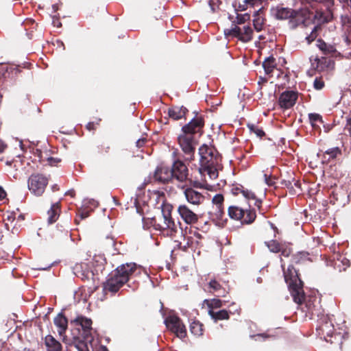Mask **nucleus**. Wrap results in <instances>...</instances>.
I'll use <instances>...</instances> for the list:
<instances>
[{"label":"nucleus","mask_w":351,"mask_h":351,"mask_svg":"<svg viewBox=\"0 0 351 351\" xmlns=\"http://www.w3.org/2000/svg\"><path fill=\"white\" fill-rule=\"evenodd\" d=\"M263 66L267 74L271 73L276 66L275 59L273 57H269L265 60Z\"/></svg>","instance_id":"27"},{"label":"nucleus","mask_w":351,"mask_h":351,"mask_svg":"<svg viewBox=\"0 0 351 351\" xmlns=\"http://www.w3.org/2000/svg\"><path fill=\"white\" fill-rule=\"evenodd\" d=\"M328 327V324H325L324 326H322L321 330L324 332L326 330V328Z\"/></svg>","instance_id":"54"},{"label":"nucleus","mask_w":351,"mask_h":351,"mask_svg":"<svg viewBox=\"0 0 351 351\" xmlns=\"http://www.w3.org/2000/svg\"><path fill=\"white\" fill-rule=\"evenodd\" d=\"M88 271H83L82 273V275L83 276H88Z\"/></svg>","instance_id":"55"},{"label":"nucleus","mask_w":351,"mask_h":351,"mask_svg":"<svg viewBox=\"0 0 351 351\" xmlns=\"http://www.w3.org/2000/svg\"><path fill=\"white\" fill-rule=\"evenodd\" d=\"M308 118H309L310 122L313 128H315L317 126L316 123L317 122L322 123V117L319 114H316V113L309 114Z\"/></svg>","instance_id":"33"},{"label":"nucleus","mask_w":351,"mask_h":351,"mask_svg":"<svg viewBox=\"0 0 351 351\" xmlns=\"http://www.w3.org/2000/svg\"><path fill=\"white\" fill-rule=\"evenodd\" d=\"M343 3H346L348 6L351 8V0H341Z\"/></svg>","instance_id":"51"},{"label":"nucleus","mask_w":351,"mask_h":351,"mask_svg":"<svg viewBox=\"0 0 351 351\" xmlns=\"http://www.w3.org/2000/svg\"><path fill=\"white\" fill-rule=\"evenodd\" d=\"M141 267H138L135 263H130L123 264L118 267L114 274L121 279V282H127L130 276Z\"/></svg>","instance_id":"9"},{"label":"nucleus","mask_w":351,"mask_h":351,"mask_svg":"<svg viewBox=\"0 0 351 351\" xmlns=\"http://www.w3.org/2000/svg\"><path fill=\"white\" fill-rule=\"evenodd\" d=\"M263 336H264V335H258L256 337H263Z\"/></svg>","instance_id":"60"},{"label":"nucleus","mask_w":351,"mask_h":351,"mask_svg":"<svg viewBox=\"0 0 351 351\" xmlns=\"http://www.w3.org/2000/svg\"><path fill=\"white\" fill-rule=\"evenodd\" d=\"M317 46L322 51H326L327 50V45L325 43L319 41V44L317 45Z\"/></svg>","instance_id":"44"},{"label":"nucleus","mask_w":351,"mask_h":351,"mask_svg":"<svg viewBox=\"0 0 351 351\" xmlns=\"http://www.w3.org/2000/svg\"><path fill=\"white\" fill-rule=\"evenodd\" d=\"M228 215L230 218L240 220L243 223H250L253 222L256 218V213L253 210H243L237 206L229 207Z\"/></svg>","instance_id":"7"},{"label":"nucleus","mask_w":351,"mask_h":351,"mask_svg":"<svg viewBox=\"0 0 351 351\" xmlns=\"http://www.w3.org/2000/svg\"><path fill=\"white\" fill-rule=\"evenodd\" d=\"M178 213L186 224H194L199 220L197 214L185 204H181L178 207Z\"/></svg>","instance_id":"10"},{"label":"nucleus","mask_w":351,"mask_h":351,"mask_svg":"<svg viewBox=\"0 0 351 351\" xmlns=\"http://www.w3.org/2000/svg\"><path fill=\"white\" fill-rule=\"evenodd\" d=\"M47 161L49 163V165H54L55 164L58 163L60 161V160L56 158L50 157L47 158Z\"/></svg>","instance_id":"43"},{"label":"nucleus","mask_w":351,"mask_h":351,"mask_svg":"<svg viewBox=\"0 0 351 351\" xmlns=\"http://www.w3.org/2000/svg\"><path fill=\"white\" fill-rule=\"evenodd\" d=\"M295 186L296 187L297 189H293V187H291L289 189V193L291 194V195H295L298 193H299L300 191V186H299V184L298 183H295Z\"/></svg>","instance_id":"40"},{"label":"nucleus","mask_w":351,"mask_h":351,"mask_svg":"<svg viewBox=\"0 0 351 351\" xmlns=\"http://www.w3.org/2000/svg\"><path fill=\"white\" fill-rule=\"evenodd\" d=\"M263 10V8H259L253 15L254 27L257 32H260L261 30H262L264 25V17Z\"/></svg>","instance_id":"18"},{"label":"nucleus","mask_w":351,"mask_h":351,"mask_svg":"<svg viewBox=\"0 0 351 351\" xmlns=\"http://www.w3.org/2000/svg\"><path fill=\"white\" fill-rule=\"evenodd\" d=\"M316 29H317V27H315L314 29L312 31L311 35L306 37V39L308 40V43L313 41L316 38V34L315 33Z\"/></svg>","instance_id":"42"},{"label":"nucleus","mask_w":351,"mask_h":351,"mask_svg":"<svg viewBox=\"0 0 351 351\" xmlns=\"http://www.w3.org/2000/svg\"><path fill=\"white\" fill-rule=\"evenodd\" d=\"M190 331L195 336H201L203 332L202 324L197 321H193L190 324Z\"/></svg>","instance_id":"28"},{"label":"nucleus","mask_w":351,"mask_h":351,"mask_svg":"<svg viewBox=\"0 0 351 351\" xmlns=\"http://www.w3.org/2000/svg\"><path fill=\"white\" fill-rule=\"evenodd\" d=\"M313 84L315 88L317 90H321L324 86V82L317 78L315 80Z\"/></svg>","instance_id":"38"},{"label":"nucleus","mask_w":351,"mask_h":351,"mask_svg":"<svg viewBox=\"0 0 351 351\" xmlns=\"http://www.w3.org/2000/svg\"><path fill=\"white\" fill-rule=\"evenodd\" d=\"M186 111V108L183 106H173L169 109L168 114L173 120H178L185 116Z\"/></svg>","instance_id":"19"},{"label":"nucleus","mask_w":351,"mask_h":351,"mask_svg":"<svg viewBox=\"0 0 351 351\" xmlns=\"http://www.w3.org/2000/svg\"><path fill=\"white\" fill-rule=\"evenodd\" d=\"M242 193L243 196L249 201L248 204L250 207L254 206L259 209L261 208V201L258 199H256L252 192L249 191H243Z\"/></svg>","instance_id":"23"},{"label":"nucleus","mask_w":351,"mask_h":351,"mask_svg":"<svg viewBox=\"0 0 351 351\" xmlns=\"http://www.w3.org/2000/svg\"><path fill=\"white\" fill-rule=\"evenodd\" d=\"M326 332H327V334H328V335H331L330 331H327Z\"/></svg>","instance_id":"62"},{"label":"nucleus","mask_w":351,"mask_h":351,"mask_svg":"<svg viewBox=\"0 0 351 351\" xmlns=\"http://www.w3.org/2000/svg\"><path fill=\"white\" fill-rule=\"evenodd\" d=\"M263 177L266 184L268 186H271L274 184V182L267 174H264Z\"/></svg>","instance_id":"41"},{"label":"nucleus","mask_w":351,"mask_h":351,"mask_svg":"<svg viewBox=\"0 0 351 351\" xmlns=\"http://www.w3.org/2000/svg\"><path fill=\"white\" fill-rule=\"evenodd\" d=\"M82 268V265H76L74 267V272L77 274L80 272V269Z\"/></svg>","instance_id":"46"},{"label":"nucleus","mask_w":351,"mask_h":351,"mask_svg":"<svg viewBox=\"0 0 351 351\" xmlns=\"http://www.w3.org/2000/svg\"><path fill=\"white\" fill-rule=\"evenodd\" d=\"M53 23L55 26L60 27L61 23L58 21V20H53Z\"/></svg>","instance_id":"53"},{"label":"nucleus","mask_w":351,"mask_h":351,"mask_svg":"<svg viewBox=\"0 0 351 351\" xmlns=\"http://www.w3.org/2000/svg\"><path fill=\"white\" fill-rule=\"evenodd\" d=\"M48 222L52 223L55 222L59 216V205L58 203L53 204L50 210L47 212Z\"/></svg>","instance_id":"24"},{"label":"nucleus","mask_w":351,"mask_h":351,"mask_svg":"<svg viewBox=\"0 0 351 351\" xmlns=\"http://www.w3.org/2000/svg\"><path fill=\"white\" fill-rule=\"evenodd\" d=\"M173 173V178L176 179L179 182H184L187 180L189 171L186 166L182 162L176 161L171 168Z\"/></svg>","instance_id":"11"},{"label":"nucleus","mask_w":351,"mask_h":351,"mask_svg":"<svg viewBox=\"0 0 351 351\" xmlns=\"http://www.w3.org/2000/svg\"><path fill=\"white\" fill-rule=\"evenodd\" d=\"M6 196V193L3 189L0 186V200L4 199Z\"/></svg>","instance_id":"45"},{"label":"nucleus","mask_w":351,"mask_h":351,"mask_svg":"<svg viewBox=\"0 0 351 351\" xmlns=\"http://www.w3.org/2000/svg\"><path fill=\"white\" fill-rule=\"evenodd\" d=\"M282 267L284 270L285 280L288 285L293 300L297 304H301L304 300L302 289V282L299 278L297 271L291 265L285 269V263L281 260Z\"/></svg>","instance_id":"3"},{"label":"nucleus","mask_w":351,"mask_h":351,"mask_svg":"<svg viewBox=\"0 0 351 351\" xmlns=\"http://www.w3.org/2000/svg\"><path fill=\"white\" fill-rule=\"evenodd\" d=\"M271 14L278 20H286L295 17L297 12L289 8L278 5L271 10Z\"/></svg>","instance_id":"12"},{"label":"nucleus","mask_w":351,"mask_h":351,"mask_svg":"<svg viewBox=\"0 0 351 351\" xmlns=\"http://www.w3.org/2000/svg\"><path fill=\"white\" fill-rule=\"evenodd\" d=\"M66 194H69L71 195H73V191H69L66 193Z\"/></svg>","instance_id":"59"},{"label":"nucleus","mask_w":351,"mask_h":351,"mask_svg":"<svg viewBox=\"0 0 351 351\" xmlns=\"http://www.w3.org/2000/svg\"><path fill=\"white\" fill-rule=\"evenodd\" d=\"M91 204H92V205H93V206H97V202H96L95 200H92V201H91Z\"/></svg>","instance_id":"56"},{"label":"nucleus","mask_w":351,"mask_h":351,"mask_svg":"<svg viewBox=\"0 0 351 351\" xmlns=\"http://www.w3.org/2000/svg\"><path fill=\"white\" fill-rule=\"evenodd\" d=\"M253 31L249 25L242 26L234 25L231 29L224 30L226 36H232L238 38L240 40L247 43L252 38Z\"/></svg>","instance_id":"8"},{"label":"nucleus","mask_w":351,"mask_h":351,"mask_svg":"<svg viewBox=\"0 0 351 351\" xmlns=\"http://www.w3.org/2000/svg\"><path fill=\"white\" fill-rule=\"evenodd\" d=\"M347 127L351 134V117L347 119Z\"/></svg>","instance_id":"47"},{"label":"nucleus","mask_w":351,"mask_h":351,"mask_svg":"<svg viewBox=\"0 0 351 351\" xmlns=\"http://www.w3.org/2000/svg\"><path fill=\"white\" fill-rule=\"evenodd\" d=\"M213 204L216 207V213L215 215L217 218H221L223 215V197L221 194H217L213 198Z\"/></svg>","instance_id":"21"},{"label":"nucleus","mask_w":351,"mask_h":351,"mask_svg":"<svg viewBox=\"0 0 351 351\" xmlns=\"http://www.w3.org/2000/svg\"><path fill=\"white\" fill-rule=\"evenodd\" d=\"M326 155H328V159H334L341 154V149L339 147H333L326 151Z\"/></svg>","instance_id":"32"},{"label":"nucleus","mask_w":351,"mask_h":351,"mask_svg":"<svg viewBox=\"0 0 351 351\" xmlns=\"http://www.w3.org/2000/svg\"><path fill=\"white\" fill-rule=\"evenodd\" d=\"M144 143H145V139H143V138L138 139L136 142V145H137V147H141V146H143Z\"/></svg>","instance_id":"48"},{"label":"nucleus","mask_w":351,"mask_h":351,"mask_svg":"<svg viewBox=\"0 0 351 351\" xmlns=\"http://www.w3.org/2000/svg\"><path fill=\"white\" fill-rule=\"evenodd\" d=\"M172 206L169 204H163L162 215L154 219V226L156 230H167V234H171L176 230V225L171 217Z\"/></svg>","instance_id":"4"},{"label":"nucleus","mask_w":351,"mask_h":351,"mask_svg":"<svg viewBox=\"0 0 351 351\" xmlns=\"http://www.w3.org/2000/svg\"><path fill=\"white\" fill-rule=\"evenodd\" d=\"M323 61H326V60L324 59L321 60L320 58H315L313 60H311L312 66L315 69L320 71V70H322L323 69L322 67H320V63L322 62Z\"/></svg>","instance_id":"36"},{"label":"nucleus","mask_w":351,"mask_h":351,"mask_svg":"<svg viewBox=\"0 0 351 351\" xmlns=\"http://www.w3.org/2000/svg\"><path fill=\"white\" fill-rule=\"evenodd\" d=\"M172 178L171 169L167 166L161 165L158 167L154 173V179L162 183H165Z\"/></svg>","instance_id":"15"},{"label":"nucleus","mask_w":351,"mask_h":351,"mask_svg":"<svg viewBox=\"0 0 351 351\" xmlns=\"http://www.w3.org/2000/svg\"><path fill=\"white\" fill-rule=\"evenodd\" d=\"M48 178L40 173H34L28 179L27 186L29 191L36 196H40L48 184Z\"/></svg>","instance_id":"5"},{"label":"nucleus","mask_w":351,"mask_h":351,"mask_svg":"<svg viewBox=\"0 0 351 351\" xmlns=\"http://www.w3.org/2000/svg\"><path fill=\"white\" fill-rule=\"evenodd\" d=\"M203 125L202 117H196L182 127V133L178 136L180 147L187 156V160H192L196 145L194 135L201 132Z\"/></svg>","instance_id":"2"},{"label":"nucleus","mask_w":351,"mask_h":351,"mask_svg":"<svg viewBox=\"0 0 351 351\" xmlns=\"http://www.w3.org/2000/svg\"><path fill=\"white\" fill-rule=\"evenodd\" d=\"M75 348H77V351H89L87 345L83 342L78 343L75 346Z\"/></svg>","instance_id":"39"},{"label":"nucleus","mask_w":351,"mask_h":351,"mask_svg":"<svg viewBox=\"0 0 351 351\" xmlns=\"http://www.w3.org/2000/svg\"><path fill=\"white\" fill-rule=\"evenodd\" d=\"M12 219V215H8V221H11Z\"/></svg>","instance_id":"58"},{"label":"nucleus","mask_w":351,"mask_h":351,"mask_svg":"<svg viewBox=\"0 0 351 351\" xmlns=\"http://www.w3.org/2000/svg\"><path fill=\"white\" fill-rule=\"evenodd\" d=\"M120 281L121 279L113 273L112 276L104 284V289L112 293L117 292L125 283Z\"/></svg>","instance_id":"16"},{"label":"nucleus","mask_w":351,"mask_h":351,"mask_svg":"<svg viewBox=\"0 0 351 351\" xmlns=\"http://www.w3.org/2000/svg\"><path fill=\"white\" fill-rule=\"evenodd\" d=\"M6 147V145L0 141V152H3Z\"/></svg>","instance_id":"50"},{"label":"nucleus","mask_w":351,"mask_h":351,"mask_svg":"<svg viewBox=\"0 0 351 351\" xmlns=\"http://www.w3.org/2000/svg\"><path fill=\"white\" fill-rule=\"evenodd\" d=\"M290 253H291V250L289 249L284 250L282 251V254L285 256H288Z\"/></svg>","instance_id":"49"},{"label":"nucleus","mask_w":351,"mask_h":351,"mask_svg":"<svg viewBox=\"0 0 351 351\" xmlns=\"http://www.w3.org/2000/svg\"><path fill=\"white\" fill-rule=\"evenodd\" d=\"M208 314L215 322L217 320L228 319L229 318V315L226 310H221L217 312H215L213 310H209Z\"/></svg>","instance_id":"25"},{"label":"nucleus","mask_w":351,"mask_h":351,"mask_svg":"<svg viewBox=\"0 0 351 351\" xmlns=\"http://www.w3.org/2000/svg\"><path fill=\"white\" fill-rule=\"evenodd\" d=\"M92 125H93L92 123H89L87 125V128H88V130H90V129H91V126H92Z\"/></svg>","instance_id":"57"},{"label":"nucleus","mask_w":351,"mask_h":351,"mask_svg":"<svg viewBox=\"0 0 351 351\" xmlns=\"http://www.w3.org/2000/svg\"><path fill=\"white\" fill-rule=\"evenodd\" d=\"M265 243L271 252L276 253L281 250V248L278 243H277L276 241L266 242Z\"/></svg>","instance_id":"34"},{"label":"nucleus","mask_w":351,"mask_h":351,"mask_svg":"<svg viewBox=\"0 0 351 351\" xmlns=\"http://www.w3.org/2000/svg\"><path fill=\"white\" fill-rule=\"evenodd\" d=\"M215 149L206 145L199 149L200 167L199 173L204 178L205 183L201 184L202 188L212 190L213 186L207 184L206 176L210 180H215L218 177V167L221 161L219 156L215 155Z\"/></svg>","instance_id":"1"},{"label":"nucleus","mask_w":351,"mask_h":351,"mask_svg":"<svg viewBox=\"0 0 351 351\" xmlns=\"http://www.w3.org/2000/svg\"><path fill=\"white\" fill-rule=\"evenodd\" d=\"M350 265V261L346 257L339 256L335 262V266L339 267L340 270H345Z\"/></svg>","instance_id":"29"},{"label":"nucleus","mask_w":351,"mask_h":351,"mask_svg":"<svg viewBox=\"0 0 351 351\" xmlns=\"http://www.w3.org/2000/svg\"><path fill=\"white\" fill-rule=\"evenodd\" d=\"M248 128L251 132H254L258 137H262L265 134V132L261 128L254 125H248Z\"/></svg>","instance_id":"35"},{"label":"nucleus","mask_w":351,"mask_h":351,"mask_svg":"<svg viewBox=\"0 0 351 351\" xmlns=\"http://www.w3.org/2000/svg\"><path fill=\"white\" fill-rule=\"evenodd\" d=\"M208 287L210 288V292H218L219 294L218 295L220 296V295H223L222 294V289H221V285L215 280H211L209 284H208ZM224 291L223 290V292Z\"/></svg>","instance_id":"30"},{"label":"nucleus","mask_w":351,"mask_h":351,"mask_svg":"<svg viewBox=\"0 0 351 351\" xmlns=\"http://www.w3.org/2000/svg\"><path fill=\"white\" fill-rule=\"evenodd\" d=\"M184 194L187 202L195 206L202 204L205 199L204 195L193 188L186 189L184 191Z\"/></svg>","instance_id":"14"},{"label":"nucleus","mask_w":351,"mask_h":351,"mask_svg":"<svg viewBox=\"0 0 351 351\" xmlns=\"http://www.w3.org/2000/svg\"><path fill=\"white\" fill-rule=\"evenodd\" d=\"M164 322L167 328L178 338L183 339L186 336V327L178 316L169 315L165 318Z\"/></svg>","instance_id":"6"},{"label":"nucleus","mask_w":351,"mask_h":351,"mask_svg":"<svg viewBox=\"0 0 351 351\" xmlns=\"http://www.w3.org/2000/svg\"><path fill=\"white\" fill-rule=\"evenodd\" d=\"M262 3L263 0H241L239 2V8L243 11L250 8H263Z\"/></svg>","instance_id":"20"},{"label":"nucleus","mask_w":351,"mask_h":351,"mask_svg":"<svg viewBox=\"0 0 351 351\" xmlns=\"http://www.w3.org/2000/svg\"><path fill=\"white\" fill-rule=\"evenodd\" d=\"M298 98V94L293 90L283 92L279 97V105L281 108L287 109L292 107Z\"/></svg>","instance_id":"13"},{"label":"nucleus","mask_w":351,"mask_h":351,"mask_svg":"<svg viewBox=\"0 0 351 351\" xmlns=\"http://www.w3.org/2000/svg\"><path fill=\"white\" fill-rule=\"evenodd\" d=\"M88 215V213L86 211V212H82L81 214H80V216H81V218L82 219H84L86 217H87Z\"/></svg>","instance_id":"52"},{"label":"nucleus","mask_w":351,"mask_h":351,"mask_svg":"<svg viewBox=\"0 0 351 351\" xmlns=\"http://www.w3.org/2000/svg\"><path fill=\"white\" fill-rule=\"evenodd\" d=\"M103 351H106V348H102Z\"/></svg>","instance_id":"63"},{"label":"nucleus","mask_w":351,"mask_h":351,"mask_svg":"<svg viewBox=\"0 0 351 351\" xmlns=\"http://www.w3.org/2000/svg\"><path fill=\"white\" fill-rule=\"evenodd\" d=\"M45 344L47 351H61L62 346L59 341H58L51 335H47L45 338Z\"/></svg>","instance_id":"17"},{"label":"nucleus","mask_w":351,"mask_h":351,"mask_svg":"<svg viewBox=\"0 0 351 351\" xmlns=\"http://www.w3.org/2000/svg\"><path fill=\"white\" fill-rule=\"evenodd\" d=\"M75 322L80 325L86 332L91 329L92 321L90 319L78 317L75 319Z\"/></svg>","instance_id":"26"},{"label":"nucleus","mask_w":351,"mask_h":351,"mask_svg":"<svg viewBox=\"0 0 351 351\" xmlns=\"http://www.w3.org/2000/svg\"><path fill=\"white\" fill-rule=\"evenodd\" d=\"M54 324L58 328V332L61 335L67 328V319L62 314H58L54 319Z\"/></svg>","instance_id":"22"},{"label":"nucleus","mask_w":351,"mask_h":351,"mask_svg":"<svg viewBox=\"0 0 351 351\" xmlns=\"http://www.w3.org/2000/svg\"><path fill=\"white\" fill-rule=\"evenodd\" d=\"M209 308V310H213V308H217L222 306V302L219 299H213V300H206L204 301Z\"/></svg>","instance_id":"31"},{"label":"nucleus","mask_w":351,"mask_h":351,"mask_svg":"<svg viewBox=\"0 0 351 351\" xmlns=\"http://www.w3.org/2000/svg\"><path fill=\"white\" fill-rule=\"evenodd\" d=\"M326 20H327V19H326V18H324V19H322V18L321 17V21H325Z\"/></svg>","instance_id":"61"},{"label":"nucleus","mask_w":351,"mask_h":351,"mask_svg":"<svg viewBox=\"0 0 351 351\" xmlns=\"http://www.w3.org/2000/svg\"><path fill=\"white\" fill-rule=\"evenodd\" d=\"M250 19V15L245 14L244 15H238L237 17V23L239 25H242L244 22Z\"/></svg>","instance_id":"37"}]
</instances>
